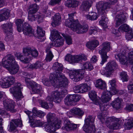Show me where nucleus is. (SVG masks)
Here are the masks:
<instances>
[{
	"label": "nucleus",
	"mask_w": 133,
	"mask_h": 133,
	"mask_svg": "<svg viewBox=\"0 0 133 133\" xmlns=\"http://www.w3.org/2000/svg\"><path fill=\"white\" fill-rule=\"evenodd\" d=\"M50 81H49L47 79H45L43 80L42 81V82L46 86H49L50 84L51 83H52L54 85H59V87H61L59 84H58L56 83H55L53 82H52L51 81V80L50 79Z\"/></svg>",
	"instance_id": "55"
},
{
	"label": "nucleus",
	"mask_w": 133,
	"mask_h": 133,
	"mask_svg": "<svg viewBox=\"0 0 133 133\" xmlns=\"http://www.w3.org/2000/svg\"><path fill=\"white\" fill-rule=\"evenodd\" d=\"M95 117L89 115L85 119V123L84 125H91L93 124L94 122Z\"/></svg>",
	"instance_id": "41"
},
{
	"label": "nucleus",
	"mask_w": 133,
	"mask_h": 133,
	"mask_svg": "<svg viewBox=\"0 0 133 133\" xmlns=\"http://www.w3.org/2000/svg\"><path fill=\"white\" fill-rule=\"evenodd\" d=\"M61 21V17L60 15L59 14L57 13L53 17L51 25L55 27L60 24Z\"/></svg>",
	"instance_id": "25"
},
{
	"label": "nucleus",
	"mask_w": 133,
	"mask_h": 133,
	"mask_svg": "<svg viewBox=\"0 0 133 133\" xmlns=\"http://www.w3.org/2000/svg\"><path fill=\"white\" fill-rule=\"evenodd\" d=\"M104 112H99L97 115L98 118L100 120L102 123H104L106 119L105 117L107 116L106 114H104Z\"/></svg>",
	"instance_id": "47"
},
{
	"label": "nucleus",
	"mask_w": 133,
	"mask_h": 133,
	"mask_svg": "<svg viewBox=\"0 0 133 133\" xmlns=\"http://www.w3.org/2000/svg\"><path fill=\"white\" fill-rule=\"evenodd\" d=\"M79 86L81 90V93H83L86 92L90 89V87L88 86L87 85L85 84H82L79 85Z\"/></svg>",
	"instance_id": "40"
},
{
	"label": "nucleus",
	"mask_w": 133,
	"mask_h": 133,
	"mask_svg": "<svg viewBox=\"0 0 133 133\" xmlns=\"http://www.w3.org/2000/svg\"><path fill=\"white\" fill-rule=\"evenodd\" d=\"M64 126L62 127L63 129L70 131L75 130L77 127V124L71 123L68 119H66L64 122Z\"/></svg>",
	"instance_id": "21"
},
{
	"label": "nucleus",
	"mask_w": 133,
	"mask_h": 133,
	"mask_svg": "<svg viewBox=\"0 0 133 133\" xmlns=\"http://www.w3.org/2000/svg\"><path fill=\"white\" fill-rule=\"evenodd\" d=\"M58 86L59 87H59V85ZM67 86L65 87H62L61 88H65ZM67 90L65 88L62 90L61 92L58 91H53L51 93V96H48L46 98V100L49 102L52 101L53 100H54V101H57V100L61 99V97L64 96L67 94Z\"/></svg>",
	"instance_id": "7"
},
{
	"label": "nucleus",
	"mask_w": 133,
	"mask_h": 133,
	"mask_svg": "<svg viewBox=\"0 0 133 133\" xmlns=\"http://www.w3.org/2000/svg\"><path fill=\"white\" fill-rule=\"evenodd\" d=\"M61 121L58 119L56 121L55 123H53L52 125L53 126V129H54V131H55L56 129L59 128L61 127Z\"/></svg>",
	"instance_id": "48"
},
{
	"label": "nucleus",
	"mask_w": 133,
	"mask_h": 133,
	"mask_svg": "<svg viewBox=\"0 0 133 133\" xmlns=\"http://www.w3.org/2000/svg\"><path fill=\"white\" fill-rule=\"evenodd\" d=\"M51 33L50 38L54 42L50 44V46H48L46 50L47 55L45 60L47 62H50L51 61L54 56L50 50V46H52L56 47H60L63 45L64 41L58 31L56 30L53 29L51 31Z\"/></svg>",
	"instance_id": "2"
},
{
	"label": "nucleus",
	"mask_w": 133,
	"mask_h": 133,
	"mask_svg": "<svg viewBox=\"0 0 133 133\" xmlns=\"http://www.w3.org/2000/svg\"><path fill=\"white\" fill-rule=\"evenodd\" d=\"M85 70L84 69L70 70L68 72L70 78L73 81L78 82L83 78Z\"/></svg>",
	"instance_id": "10"
},
{
	"label": "nucleus",
	"mask_w": 133,
	"mask_h": 133,
	"mask_svg": "<svg viewBox=\"0 0 133 133\" xmlns=\"http://www.w3.org/2000/svg\"><path fill=\"white\" fill-rule=\"evenodd\" d=\"M22 30L25 35L30 36H34V30L32 29V28H29L28 29H23V30Z\"/></svg>",
	"instance_id": "45"
},
{
	"label": "nucleus",
	"mask_w": 133,
	"mask_h": 133,
	"mask_svg": "<svg viewBox=\"0 0 133 133\" xmlns=\"http://www.w3.org/2000/svg\"><path fill=\"white\" fill-rule=\"evenodd\" d=\"M23 53L24 57L22 54L19 52L16 53L15 55L18 59L24 63H29L31 60V56L36 57L38 55V52L36 49L33 47H27L23 49Z\"/></svg>",
	"instance_id": "4"
},
{
	"label": "nucleus",
	"mask_w": 133,
	"mask_h": 133,
	"mask_svg": "<svg viewBox=\"0 0 133 133\" xmlns=\"http://www.w3.org/2000/svg\"><path fill=\"white\" fill-rule=\"evenodd\" d=\"M22 88L21 84L18 82L15 86L10 88V93L13 94L14 97L16 99L20 100L23 97L21 92V89Z\"/></svg>",
	"instance_id": "13"
},
{
	"label": "nucleus",
	"mask_w": 133,
	"mask_h": 133,
	"mask_svg": "<svg viewBox=\"0 0 133 133\" xmlns=\"http://www.w3.org/2000/svg\"><path fill=\"white\" fill-rule=\"evenodd\" d=\"M116 59H119L121 64H125L129 62L131 64H133V51H131L128 54L121 53L115 55Z\"/></svg>",
	"instance_id": "6"
},
{
	"label": "nucleus",
	"mask_w": 133,
	"mask_h": 133,
	"mask_svg": "<svg viewBox=\"0 0 133 133\" xmlns=\"http://www.w3.org/2000/svg\"><path fill=\"white\" fill-rule=\"evenodd\" d=\"M89 96L90 98L94 102L95 104L97 105L99 104V100L97 98V95L96 92L94 90L90 91L89 92Z\"/></svg>",
	"instance_id": "27"
},
{
	"label": "nucleus",
	"mask_w": 133,
	"mask_h": 133,
	"mask_svg": "<svg viewBox=\"0 0 133 133\" xmlns=\"http://www.w3.org/2000/svg\"><path fill=\"white\" fill-rule=\"evenodd\" d=\"M38 9V6L36 4L30 5L28 9V13L35 14Z\"/></svg>",
	"instance_id": "36"
},
{
	"label": "nucleus",
	"mask_w": 133,
	"mask_h": 133,
	"mask_svg": "<svg viewBox=\"0 0 133 133\" xmlns=\"http://www.w3.org/2000/svg\"><path fill=\"white\" fill-rule=\"evenodd\" d=\"M31 122L30 123V125L33 127H41L43 125V122L39 120H36L35 122L33 121L32 120H31Z\"/></svg>",
	"instance_id": "42"
},
{
	"label": "nucleus",
	"mask_w": 133,
	"mask_h": 133,
	"mask_svg": "<svg viewBox=\"0 0 133 133\" xmlns=\"http://www.w3.org/2000/svg\"><path fill=\"white\" fill-rule=\"evenodd\" d=\"M113 108L116 109H119L121 107V101L119 98H117L111 103Z\"/></svg>",
	"instance_id": "37"
},
{
	"label": "nucleus",
	"mask_w": 133,
	"mask_h": 133,
	"mask_svg": "<svg viewBox=\"0 0 133 133\" xmlns=\"http://www.w3.org/2000/svg\"><path fill=\"white\" fill-rule=\"evenodd\" d=\"M99 44L98 41L97 40H95L87 43L86 46L89 49L92 50L96 47Z\"/></svg>",
	"instance_id": "32"
},
{
	"label": "nucleus",
	"mask_w": 133,
	"mask_h": 133,
	"mask_svg": "<svg viewBox=\"0 0 133 133\" xmlns=\"http://www.w3.org/2000/svg\"><path fill=\"white\" fill-rule=\"evenodd\" d=\"M52 69L55 72L51 74L49 76V78L52 82L59 84L61 87H65L67 86L68 85V80L61 73L63 69L62 64L56 62L53 65Z\"/></svg>",
	"instance_id": "1"
},
{
	"label": "nucleus",
	"mask_w": 133,
	"mask_h": 133,
	"mask_svg": "<svg viewBox=\"0 0 133 133\" xmlns=\"http://www.w3.org/2000/svg\"><path fill=\"white\" fill-rule=\"evenodd\" d=\"M114 123H112V126L113 129H116L119 128V125L117 123L115 120L114 122Z\"/></svg>",
	"instance_id": "64"
},
{
	"label": "nucleus",
	"mask_w": 133,
	"mask_h": 133,
	"mask_svg": "<svg viewBox=\"0 0 133 133\" xmlns=\"http://www.w3.org/2000/svg\"><path fill=\"white\" fill-rule=\"evenodd\" d=\"M38 102L39 104L42 107L46 109H48L49 108L48 103L45 102V101L41 99H39L38 100Z\"/></svg>",
	"instance_id": "52"
},
{
	"label": "nucleus",
	"mask_w": 133,
	"mask_h": 133,
	"mask_svg": "<svg viewBox=\"0 0 133 133\" xmlns=\"http://www.w3.org/2000/svg\"><path fill=\"white\" fill-rule=\"evenodd\" d=\"M99 105V107L100 110L102 111H105V112H106V110H107V105H106V104L103 102L102 103H99V104L97 105Z\"/></svg>",
	"instance_id": "54"
},
{
	"label": "nucleus",
	"mask_w": 133,
	"mask_h": 133,
	"mask_svg": "<svg viewBox=\"0 0 133 133\" xmlns=\"http://www.w3.org/2000/svg\"><path fill=\"white\" fill-rule=\"evenodd\" d=\"M24 22L23 20L19 19H17L15 21L17 30L19 32H21L22 31V26L24 23Z\"/></svg>",
	"instance_id": "39"
},
{
	"label": "nucleus",
	"mask_w": 133,
	"mask_h": 133,
	"mask_svg": "<svg viewBox=\"0 0 133 133\" xmlns=\"http://www.w3.org/2000/svg\"><path fill=\"white\" fill-rule=\"evenodd\" d=\"M9 10L6 8H3L0 10V22L7 20L10 17Z\"/></svg>",
	"instance_id": "22"
},
{
	"label": "nucleus",
	"mask_w": 133,
	"mask_h": 133,
	"mask_svg": "<svg viewBox=\"0 0 133 133\" xmlns=\"http://www.w3.org/2000/svg\"><path fill=\"white\" fill-rule=\"evenodd\" d=\"M109 83L111 86L110 87V90L111 91L112 95H115L117 92L116 87V81L114 79H112L110 80Z\"/></svg>",
	"instance_id": "28"
},
{
	"label": "nucleus",
	"mask_w": 133,
	"mask_h": 133,
	"mask_svg": "<svg viewBox=\"0 0 133 133\" xmlns=\"http://www.w3.org/2000/svg\"><path fill=\"white\" fill-rule=\"evenodd\" d=\"M83 130L86 133H94L95 131V126L93 124L84 125Z\"/></svg>",
	"instance_id": "26"
},
{
	"label": "nucleus",
	"mask_w": 133,
	"mask_h": 133,
	"mask_svg": "<svg viewBox=\"0 0 133 133\" xmlns=\"http://www.w3.org/2000/svg\"><path fill=\"white\" fill-rule=\"evenodd\" d=\"M89 26L87 24L81 25L77 21L73 31L78 34H83L86 33L88 30Z\"/></svg>",
	"instance_id": "18"
},
{
	"label": "nucleus",
	"mask_w": 133,
	"mask_h": 133,
	"mask_svg": "<svg viewBox=\"0 0 133 133\" xmlns=\"http://www.w3.org/2000/svg\"><path fill=\"white\" fill-rule=\"evenodd\" d=\"M45 31L43 30L41 27L39 26L37 27L36 36L38 38L43 37L45 35Z\"/></svg>",
	"instance_id": "43"
},
{
	"label": "nucleus",
	"mask_w": 133,
	"mask_h": 133,
	"mask_svg": "<svg viewBox=\"0 0 133 133\" xmlns=\"http://www.w3.org/2000/svg\"><path fill=\"white\" fill-rule=\"evenodd\" d=\"M24 112L28 116L29 119V122L30 123L31 120L34 119L37 117L43 118L45 114L41 111H38L36 108H34L32 110V112L28 110L24 111Z\"/></svg>",
	"instance_id": "12"
},
{
	"label": "nucleus",
	"mask_w": 133,
	"mask_h": 133,
	"mask_svg": "<svg viewBox=\"0 0 133 133\" xmlns=\"http://www.w3.org/2000/svg\"><path fill=\"white\" fill-rule=\"evenodd\" d=\"M118 30L121 32H127L126 35V39L129 41L133 37V29H130L128 25L124 24L121 25Z\"/></svg>",
	"instance_id": "15"
},
{
	"label": "nucleus",
	"mask_w": 133,
	"mask_h": 133,
	"mask_svg": "<svg viewBox=\"0 0 133 133\" xmlns=\"http://www.w3.org/2000/svg\"><path fill=\"white\" fill-rule=\"evenodd\" d=\"M120 76L123 82L127 81H128V77L126 72L124 71L121 72Z\"/></svg>",
	"instance_id": "56"
},
{
	"label": "nucleus",
	"mask_w": 133,
	"mask_h": 133,
	"mask_svg": "<svg viewBox=\"0 0 133 133\" xmlns=\"http://www.w3.org/2000/svg\"><path fill=\"white\" fill-rule=\"evenodd\" d=\"M96 6L98 13L101 16V19L100 21L106 23L108 21V19L106 16V12L109 8L108 4L107 3L100 2L96 4Z\"/></svg>",
	"instance_id": "5"
},
{
	"label": "nucleus",
	"mask_w": 133,
	"mask_h": 133,
	"mask_svg": "<svg viewBox=\"0 0 133 133\" xmlns=\"http://www.w3.org/2000/svg\"><path fill=\"white\" fill-rule=\"evenodd\" d=\"M62 36L64 37L66 40V41L68 45H70L72 44V39L71 37L67 35L64 34H62Z\"/></svg>",
	"instance_id": "49"
},
{
	"label": "nucleus",
	"mask_w": 133,
	"mask_h": 133,
	"mask_svg": "<svg viewBox=\"0 0 133 133\" xmlns=\"http://www.w3.org/2000/svg\"><path fill=\"white\" fill-rule=\"evenodd\" d=\"M105 118L106 120H105L104 122L107 125H110L111 123L114 122L115 120V119L112 117L107 118L106 116Z\"/></svg>",
	"instance_id": "58"
},
{
	"label": "nucleus",
	"mask_w": 133,
	"mask_h": 133,
	"mask_svg": "<svg viewBox=\"0 0 133 133\" xmlns=\"http://www.w3.org/2000/svg\"><path fill=\"white\" fill-rule=\"evenodd\" d=\"M70 112L72 115H77L78 116H82L84 114L83 112L79 108H74L70 110Z\"/></svg>",
	"instance_id": "35"
},
{
	"label": "nucleus",
	"mask_w": 133,
	"mask_h": 133,
	"mask_svg": "<svg viewBox=\"0 0 133 133\" xmlns=\"http://www.w3.org/2000/svg\"><path fill=\"white\" fill-rule=\"evenodd\" d=\"M97 31V28L95 26H91L89 29V34L91 35Z\"/></svg>",
	"instance_id": "60"
},
{
	"label": "nucleus",
	"mask_w": 133,
	"mask_h": 133,
	"mask_svg": "<svg viewBox=\"0 0 133 133\" xmlns=\"http://www.w3.org/2000/svg\"><path fill=\"white\" fill-rule=\"evenodd\" d=\"M46 126L45 127V131L48 132L52 133V132H54V129H53V126L49 124H46Z\"/></svg>",
	"instance_id": "57"
},
{
	"label": "nucleus",
	"mask_w": 133,
	"mask_h": 133,
	"mask_svg": "<svg viewBox=\"0 0 133 133\" xmlns=\"http://www.w3.org/2000/svg\"><path fill=\"white\" fill-rule=\"evenodd\" d=\"M84 68L90 71L93 69V66L89 62H86L84 63L83 65Z\"/></svg>",
	"instance_id": "50"
},
{
	"label": "nucleus",
	"mask_w": 133,
	"mask_h": 133,
	"mask_svg": "<svg viewBox=\"0 0 133 133\" xmlns=\"http://www.w3.org/2000/svg\"><path fill=\"white\" fill-rule=\"evenodd\" d=\"M12 23L9 22L2 25L1 28L3 31L6 34L11 33L12 32Z\"/></svg>",
	"instance_id": "23"
},
{
	"label": "nucleus",
	"mask_w": 133,
	"mask_h": 133,
	"mask_svg": "<svg viewBox=\"0 0 133 133\" xmlns=\"http://www.w3.org/2000/svg\"><path fill=\"white\" fill-rule=\"evenodd\" d=\"M37 17L36 18V20H37L38 23H40L43 22V17L42 15L37 14Z\"/></svg>",
	"instance_id": "63"
},
{
	"label": "nucleus",
	"mask_w": 133,
	"mask_h": 133,
	"mask_svg": "<svg viewBox=\"0 0 133 133\" xmlns=\"http://www.w3.org/2000/svg\"><path fill=\"white\" fill-rule=\"evenodd\" d=\"M43 65V64L42 62L37 61L34 64H30L29 66V68L32 69H36L42 68Z\"/></svg>",
	"instance_id": "38"
},
{
	"label": "nucleus",
	"mask_w": 133,
	"mask_h": 133,
	"mask_svg": "<svg viewBox=\"0 0 133 133\" xmlns=\"http://www.w3.org/2000/svg\"><path fill=\"white\" fill-rule=\"evenodd\" d=\"M48 7L46 6L45 8L43 9V11L45 16L46 17H48L50 16L51 12L49 10H48Z\"/></svg>",
	"instance_id": "59"
},
{
	"label": "nucleus",
	"mask_w": 133,
	"mask_h": 133,
	"mask_svg": "<svg viewBox=\"0 0 133 133\" xmlns=\"http://www.w3.org/2000/svg\"><path fill=\"white\" fill-rule=\"evenodd\" d=\"M65 4L68 7L75 8L78 6V2L75 0H68L65 2Z\"/></svg>",
	"instance_id": "34"
},
{
	"label": "nucleus",
	"mask_w": 133,
	"mask_h": 133,
	"mask_svg": "<svg viewBox=\"0 0 133 133\" xmlns=\"http://www.w3.org/2000/svg\"><path fill=\"white\" fill-rule=\"evenodd\" d=\"M118 6H117L116 10L114 11L113 14H114L115 15H116L115 17V20L116 22V26H118L121 24L124 23L125 21L126 17L124 15L122 12L120 13L119 14V11H118L119 9H117Z\"/></svg>",
	"instance_id": "16"
},
{
	"label": "nucleus",
	"mask_w": 133,
	"mask_h": 133,
	"mask_svg": "<svg viewBox=\"0 0 133 133\" xmlns=\"http://www.w3.org/2000/svg\"><path fill=\"white\" fill-rule=\"evenodd\" d=\"M81 97L79 95L74 94L69 95L65 98L64 102L67 105H74L76 104V102L78 101Z\"/></svg>",
	"instance_id": "14"
},
{
	"label": "nucleus",
	"mask_w": 133,
	"mask_h": 133,
	"mask_svg": "<svg viewBox=\"0 0 133 133\" xmlns=\"http://www.w3.org/2000/svg\"><path fill=\"white\" fill-rule=\"evenodd\" d=\"M22 124V121L19 119H12L10 122L9 130L11 131H14L18 127H21Z\"/></svg>",
	"instance_id": "20"
},
{
	"label": "nucleus",
	"mask_w": 133,
	"mask_h": 133,
	"mask_svg": "<svg viewBox=\"0 0 133 133\" xmlns=\"http://www.w3.org/2000/svg\"><path fill=\"white\" fill-rule=\"evenodd\" d=\"M86 17L87 19L93 21L96 20L98 17V16L96 13L93 12L90 14L86 15Z\"/></svg>",
	"instance_id": "46"
},
{
	"label": "nucleus",
	"mask_w": 133,
	"mask_h": 133,
	"mask_svg": "<svg viewBox=\"0 0 133 133\" xmlns=\"http://www.w3.org/2000/svg\"><path fill=\"white\" fill-rule=\"evenodd\" d=\"M46 118L47 121L49 123H51V124L55 123V122L58 119L56 117L55 114L51 113H49L47 115Z\"/></svg>",
	"instance_id": "31"
},
{
	"label": "nucleus",
	"mask_w": 133,
	"mask_h": 133,
	"mask_svg": "<svg viewBox=\"0 0 133 133\" xmlns=\"http://www.w3.org/2000/svg\"><path fill=\"white\" fill-rule=\"evenodd\" d=\"M74 56L70 54H68L65 57V59L70 63H74Z\"/></svg>",
	"instance_id": "51"
},
{
	"label": "nucleus",
	"mask_w": 133,
	"mask_h": 133,
	"mask_svg": "<svg viewBox=\"0 0 133 133\" xmlns=\"http://www.w3.org/2000/svg\"><path fill=\"white\" fill-rule=\"evenodd\" d=\"M15 81V78L12 76L6 77L0 81V85L3 88H8L13 84Z\"/></svg>",
	"instance_id": "17"
},
{
	"label": "nucleus",
	"mask_w": 133,
	"mask_h": 133,
	"mask_svg": "<svg viewBox=\"0 0 133 133\" xmlns=\"http://www.w3.org/2000/svg\"><path fill=\"white\" fill-rule=\"evenodd\" d=\"M74 63L78 62L82 59V57L81 56V55L74 56Z\"/></svg>",
	"instance_id": "62"
},
{
	"label": "nucleus",
	"mask_w": 133,
	"mask_h": 133,
	"mask_svg": "<svg viewBox=\"0 0 133 133\" xmlns=\"http://www.w3.org/2000/svg\"><path fill=\"white\" fill-rule=\"evenodd\" d=\"M37 16L36 14L28 13V19L29 21L32 22L36 20Z\"/></svg>",
	"instance_id": "53"
},
{
	"label": "nucleus",
	"mask_w": 133,
	"mask_h": 133,
	"mask_svg": "<svg viewBox=\"0 0 133 133\" xmlns=\"http://www.w3.org/2000/svg\"><path fill=\"white\" fill-rule=\"evenodd\" d=\"M125 110H127L129 112L133 111V104L127 105L124 108Z\"/></svg>",
	"instance_id": "61"
},
{
	"label": "nucleus",
	"mask_w": 133,
	"mask_h": 133,
	"mask_svg": "<svg viewBox=\"0 0 133 133\" xmlns=\"http://www.w3.org/2000/svg\"><path fill=\"white\" fill-rule=\"evenodd\" d=\"M91 6V3L88 1L83 2L80 6L81 10L83 11L88 10Z\"/></svg>",
	"instance_id": "33"
},
{
	"label": "nucleus",
	"mask_w": 133,
	"mask_h": 133,
	"mask_svg": "<svg viewBox=\"0 0 133 133\" xmlns=\"http://www.w3.org/2000/svg\"><path fill=\"white\" fill-rule=\"evenodd\" d=\"M112 95L111 91H108L106 90L104 91L101 97L102 101L103 102H107L109 101Z\"/></svg>",
	"instance_id": "24"
},
{
	"label": "nucleus",
	"mask_w": 133,
	"mask_h": 133,
	"mask_svg": "<svg viewBox=\"0 0 133 133\" xmlns=\"http://www.w3.org/2000/svg\"><path fill=\"white\" fill-rule=\"evenodd\" d=\"M77 21H72L71 19H67L65 22V25L71 28L73 31Z\"/></svg>",
	"instance_id": "30"
},
{
	"label": "nucleus",
	"mask_w": 133,
	"mask_h": 133,
	"mask_svg": "<svg viewBox=\"0 0 133 133\" xmlns=\"http://www.w3.org/2000/svg\"><path fill=\"white\" fill-rule=\"evenodd\" d=\"M25 81L27 87L30 89H31L34 94L43 92L41 85L33 81H31L30 78L25 77Z\"/></svg>",
	"instance_id": "8"
},
{
	"label": "nucleus",
	"mask_w": 133,
	"mask_h": 133,
	"mask_svg": "<svg viewBox=\"0 0 133 133\" xmlns=\"http://www.w3.org/2000/svg\"><path fill=\"white\" fill-rule=\"evenodd\" d=\"M118 68V65L114 60L110 61L107 64L105 68L106 72L103 70L101 71L102 75H105L107 77H110L114 70Z\"/></svg>",
	"instance_id": "11"
},
{
	"label": "nucleus",
	"mask_w": 133,
	"mask_h": 133,
	"mask_svg": "<svg viewBox=\"0 0 133 133\" xmlns=\"http://www.w3.org/2000/svg\"><path fill=\"white\" fill-rule=\"evenodd\" d=\"M3 104L4 108L12 112H15L16 110L14 109L15 105L14 102L11 100H5L3 101Z\"/></svg>",
	"instance_id": "19"
},
{
	"label": "nucleus",
	"mask_w": 133,
	"mask_h": 133,
	"mask_svg": "<svg viewBox=\"0 0 133 133\" xmlns=\"http://www.w3.org/2000/svg\"><path fill=\"white\" fill-rule=\"evenodd\" d=\"M2 64L11 74H16L19 70V66L16 62L14 56L11 54H8L4 57L2 61Z\"/></svg>",
	"instance_id": "3"
},
{
	"label": "nucleus",
	"mask_w": 133,
	"mask_h": 133,
	"mask_svg": "<svg viewBox=\"0 0 133 133\" xmlns=\"http://www.w3.org/2000/svg\"><path fill=\"white\" fill-rule=\"evenodd\" d=\"M95 86L97 88L102 90L105 89L106 88L105 82L101 79L97 80Z\"/></svg>",
	"instance_id": "29"
},
{
	"label": "nucleus",
	"mask_w": 133,
	"mask_h": 133,
	"mask_svg": "<svg viewBox=\"0 0 133 133\" xmlns=\"http://www.w3.org/2000/svg\"><path fill=\"white\" fill-rule=\"evenodd\" d=\"M101 50H99V52L101 55L102 60L100 64L102 65L104 63L107 61V59L109 57L107 55V52L110 50V43L104 42L102 46Z\"/></svg>",
	"instance_id": "9"
},
{
	"label": "nucleus",
	"mask_w": 133,
	"mask_h": 133,
	"mask_svg": "<svg viewBox=\"0 0 133 133\" xmlns=\"http://www.w3.org/2000/svg\"><path fill=\"white\" fill-rule=\"evenodd\" d=\"M128 122L124 125V127L126 129H129L133 127V118H130L128 119Z\"/></svg>",
	"instance_id": "44"
}]
</instances>
